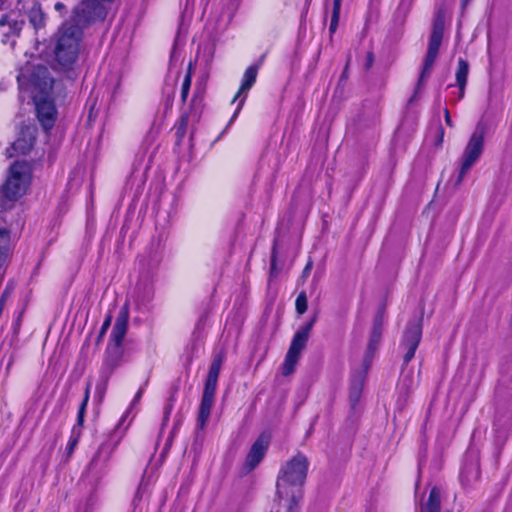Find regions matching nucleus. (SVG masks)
<instances>
[{"mask_svg": "<svg viewBox=\"0 0 512 512\" xmlns=\"http://www.w3.org/2000/svg\"><path fill=\"white\" fill-rule=\"evenodd\" d=\"M107 330H108V328L103 327V326L101 327L99 335L97 337V344H99L103 340Z\"/></svg>", "mask_w": 512, "mask_h": 512, "instance_id": "31", "label": "nucleus"}, {"mask_svg": "<svg viewBox=\"0 0 512 512\" xmlns=\"http://www.w3.org/2000/svg\"><path fill=\"white\" fill-rule=\"evenodd\" d=\"M340 14L332 13L331 23H330V32L333 34L338 26Z\"/></svg>", "mask_w": 512, "mask_h": 512, "instance_id": "29", "label": "nucleus"}, {"mask_svg": "<svg viewBox=\"0 0 512 512\" xmlns=\"http://www.w3.org/2000/svg\"><path fill=\"white\" fill-rule=\"evenodd\" d=\"M445 122L447 125L453 126L449 111L447 109L445 110Z\"/></svg>", "mask_w": 512, "mask_h": 512, "instance_id": "34", "label": "nucleus"}, {"mask_svg": "<svg viewBox=\"0 0 512 512\" xmlns=\"http://www.w3.org/2000/svg\"><path fill=\"white\" fill-rule=\"evenodd\" d=\"M311 267H312V264H311V263H308V264L306 265V267L304 268V271H303V276H304V277H306V276L309 274V272H310V270H311Z\"/></svg>", "mask_w": 512, "mask_h": 512, "instance_id": "35", "label": "nucleus"}, {"mask_svg": "<svg viewBox=\"0 0 512 512\" xmlns=\"http://www.w3.org/2000/svg\"><path fill=\"white\" fill-rule=\"evenodd\" d=\"M10 235L9 230L0 227V269L5 265L9 256Z\"/></svg>", "mask_w": 512, "mask_h": 512, "instance_id": "18", "label": "nucleus"}, {"mask_svg": "<svg viewBox=\"0 0 512 512\" xmlns=\"http://www.w3.org/2000/svg\"><path fill=\"white\" fill-rule=\"evenodd\" d=\"M467 2V0H465V3Z\"/></svg>", "mask_w": 512, "mask_h": 512, "instance_id": "43", "label": "nucleus"}, {"mask_svg": "<svg viewBox=\"0 0 512 512\" xmlns=\"http://www.w3.org/2000/svg\"><path fill=\"white\" fill-rule=\"evenodd\" d=\"M8 152H9V156H13V153L10 152V149H8Z\"/></svg>", "mask_w": 512, "mask_h": 512, "instance_id": "41", "label": "nucleus"}, {"mask_svg": "<svg viewBox=\"0 0 512 512\" xmlns=\"http://www.w3.org/2000/svg\"><path fill=\"white\" fill-rule=\"evenodd\" d=\"M88 399H89V387H87V389H86L85 397H84V400L81 404V407H80V410L78 413V422L79 423H82V421H83L84 411H85V407L87 405Z\"/></svg>", "mask_w": 512, "mask_h": 512, "instance_id": "28", "label": "nucleus"}, {"mask_svg": "<svg viewBox=\"0 0 512 512\" xmlns=\"http://www.w3.org/2000/svg\"><path fill=\"white\" fill-rule=\"evenodd\" d=\"M271 266H272V269H274V260H272Z\"/></svg>", "mask_w": 512, "mask_h": 512, "instance_id": "42", "label": "nucleus"}, {"mask_svg": "<svg viewBox=\"0 0 512 512\" xmlns=\"http://www.w3.org/2000/svg\"><path fill=\"white\" fill-rule=\"evenodd\" d=\"M340 9H341V0H333L332 13L340 14Z\"/></svg>", "mask_w": 512, "mask_h": 512, "instance_id": "30", "label": "nucleus"}, {"mask_svg": "<svg viewBox=\"0 0 512 512\" xmlns=\"http://www.w3.org/2000/svg\"><path fill=\"white\" fill-rule=\"evenodd\" d=\"M82 28L78 19L73 17L64 23L54 36V55L56 61L63 67L72 65L80 52Z\"/></svg>", "mask_w": 512, "mask_h": 512, "instance_id": "4", "label": "nucleus"}, {"mask_svg": "<svg viewBox=\"0 0 512 512\" xmlns=\"http://www.w3.org/2000/svg\"><path fill=\"white\" fill-rule=\"evenodd\" d=\"M307 296L304 291H302L297 299H296V311L298 314L302 315L307 311Z\"/></svg>", "mask_w": 512, "mask_h": 512, "instance_id": "25", "label": "nucleus"}, {"mask_svg": "<svg viewBox=\"0 0 512 512\" xmlns=\"http://www.w3.org/2000/svg\"><path fill=\"white\" fill-rule=\"evenodd\" d=\"M364 380V376L360 374L356 376L351 383L349 398L352 405H355L360 400Z\"/></svg>", "mask_w": 512, "mask_h": 512, "instance_id": "20", "label": "nucleus"}, {"mask_svg": "<svg viewBox=\"0 0 512 512\" xmlns=\"http://www.w3.org/2000/svg\"><path fill=\"white\" fill-rule=\"evenodd\" d=\"M468 73H469L468 62L463 59H459L458 68L456 71V82L459 87V91H458V96L456 98V101L462 99L464 96Z\"/></svg>", "mask_w": 512, "mask_h": 512, "instance_id": "16", "label": "nucleus"}, {"mask_svg": "<svg viewBox=\"0 0 512 512\" xmlns=\"http://www.w3.org/2000/svg\"><path fill=\"white\" fill-rule=\"evenodd\" d=\"M270 438L267 434L262 433L251 446L245 462L241 469L242 475L249 474L263 460L269 447Z\"/></svg>", "mask_w": 512, "mask_h": 512, "instance_id": "9", "label": "nucleus"}, {"mask_svg": "<svg viewBox=\"0 0 512 512\" xmlns=\"http://www.w3.org/2000/svg\"><path fill=\"white\" fill-rule=\"evenodd\" d=\"M111 321H112V315L111 314H108L102 324L103 327H106L109 329L110 325H111Z\"/></svg>", "mask_w": 512, "mask_h": 512, "instance_id": "33", "label": "nucleus"}, {"mask_svg": "<svg viewBox=\"0 0 512 512\" xmlns=\"http://www.w3.org/2000/svg\"><path fill=\"white\" fill-rule=\"evenodd\" d=\"M35 141V129L25 127L21 130L20 136L12 144L11 149L19 154H27L33 147Z\"/></svg>", "mask_w": 512, "mask_h": 512, "instance_id": "14", "label": "nucleus"}, {"mask_svg": "<svg viewBox=\"0 0 512 512\" xmlns=\"http://www.w3.org/2000/svg\"><path fill=\"white\" fill-rule=\"evenodd\" d=\"M76 445H77V439H76V438H75V439H72V440L69 442V444H68V454H69V455L73 452V450H74V448H75V446H76Z\"/></svg>", "mask_w": 512, "mask_h": 512, "instance_id": "32", "label": "nucleus"}, {"mask_svg": "<svg viewBox=\"0 0 512 512\" xmlns=\"http://www.w3.org/2000/svg\"><path fill=\"white\" fill-rule=\"evenodd\" d=\"M463 478H465L468 482L470 481V479L467 476V472L466 471L463 473Z\"/></svg>", "mask_w": 512, "mask_h": 512, "instance_id": "38", "label": "nucleus"}, {"mask_svg": "<svg viewBox=\"0 0 512 512\" xmlns=\"http://www.w3.org/2000/svg\"><path fill=\"white\" fill-rule=\"evenodd\" d=\"M383 324L384 314L383 312H379L374 318L373 327L367 346V352L365 355V363L371 360L373 354L375 353L380 344L383 333Z\"/></svg>", "mask_w": 512, "mask_h": 512, "instance_id": "12", "label": "nucleus"}, {"mask_svg": "<svg viewBox=\"0 0 512 512\" xmlns=\"http://www.w3.org/2000/svg\"><path fill=\"white\" fill-rule=\"evenodd\" d=\"M222 363L223 356L219 354L214 358L210 366L197 417L198 429H204L209 420L211 409L214 405L217 381Z\"/></svg>", "mask_w": 512, "mask_h": 512, "instance_id": "5", "label": "nucleus"}, {"mask_svg": "<svg viewBox=\"0 0 512 512\" xmlns=\"http://www.w3.org/2000/svg\"><path fill=\"white\" fill-rule=\"evenodd\" d=\"M19 86L30 93L34 100L37 117L43 128L50 130L55 121V106L51 98L54 80L46 66L26 64L18 75Z\"/></svg>", "mask_w": 512, "mask_h": 512, "instance_id": "1", "label": "nucleus"}, {"mask_svg": "<svg viewBox=\"0 0 512 512\" xmlns=\"http://www.w3.org/2000/svg\"><path fill=\"white\" fill-rule=\"evenodd\" d=\"M191 70H192V65L190 64L188 72L185 76V79H184V82L182 85L181 98H182L183 102L186 101L188 93H189V89H190V85H191Z\"/></svg>", "mask_w": 512, "mask_h": 512, "instance_id": "26", "label": "nucleus"}, {"mask_svg": "<svg viewBox=\"0 0 512 512\" xmlns=\"http://www.w3.org/2000/svg\"><path fill=\"white\" fill-rule=\"evenodd\" d=\"M63 7H64V5H63L62 3H56V5H55V8H56L57 10H60V9H62Z\"/></svg>", "mask_w": 512, "mask_h": 512, "instance_id": "37", "label": "nucleus"}, {"mask_svg": "<svg viewBox=\"0 0 512 512\" xmlns=\"http://www.w3.org/2000/svg\"><path fill=\"white\" fill-rule=\"evenodd\" d=\"M123 359L122 345L109 343L106 349V357L101 368V381L97 384V393L102 397L106 391L107 382L114 370Z\"/></svg>", "mask_w": 512, "mask_h": 512, "instance_id": "8", "label": "nucleus"}, {"mask_svg": "<svg viewBox=\"0 0 512 512\" xmlns=\"http://www.w3.org/2000/svg\"><path fill=\"white\" fill-rule=\"evenodd\" d=\"M44 14L39 9L32 10L30 12V22L35 29L42 28L44 26Z\"/></svg>", "mask_w": 512, "mask_h": 512, "instance_id": "24", "label": "nucleus"}, {"mask_svg": "<svg viewBox=\"0 0 512 512\" xmlns=\"http://www.w3.org/2000/svg\"><path fill=\"white\" fill-rule=\"evenodd\" d=\"M206 83L205 81H199L196 84L193 98L191 101L192 109L198 111L202 105L203 96L205 93Z\"/></svg>", "mask_w": 512, "mask_h": 512, "instance_id": "23", "label": "nucleus"}, {"mask_svg": "<svg viewBox=\"0 0 512 512\" xmlns=\"http://www.w3.org/2000/svg\"><path fill=\"white\" fill-rule=\"evenodd\" d=\"M140 396H141V391H139V392H138V394H137V396H136L135 400H139V399H140Z\"/></svg>", "mask_w": 512, "mask_h": 512, "instance_id": "40", "label": "nucleus"}, {"mask_svg": "<svg viewBox=\"0 0 512 512\" xmlns=\"http://www.w3.org/2000/svg\"><path fill=\"white\" fill-rule=\"evenodd\" d=\"M128 318V309L126 306H124L117 316L109 343L122 345L128 329Z\"/></svg>", "mask_w": 512, "mask_h": 512, "instance_id": "13", "label": "nucleus"}, {"mask_svg": "<svg viewBox=\"0 0 512 512\" xmlns=\"http://www.w3.org/2000/svg\"><path fill=\"white\" fill-rule=\"evenodd\" d=\"M198 119H199V111H196L194 109H192L191 114L183 115L181 117L179 123H178L176 134L179 137L184 136V134L186 133V130H187V127H188L189 123L191 121L195 122Z\"/></svg>", "mask_w": 512, "mask_h": 512, "instance_id": "22", "label": "nucleus"}, {"mask_svg": "<svg viewBox=\"0 0 512 512\" xmlns=\"http://www.w3.org/2000/svg\"><path fill=\"white\" fill-rule=\"evenodd\" d=\"M471 469L474 471L475 473V479L478 478V475H479V470H478V467L477 466H471Z\"/></svg>", "mask_w": 512, "mask_h": 512, "instance_id": "36", "label": "nucleus"}, {"mask_svg": "<svg viewBox=\"0 0 512 512\" xmlns=\"http://www.w3.org/2000/svg\"><path fill=\"white\" fill-rule=\"evenodd\" d=\"M7 22L9 24V26L11 27L12 32L15 34H17L21 31L22 26L24 24V22L22 20L18 21V20H13L10 18L7 19Z\"/></svg>", "mask_w": 512, "mask_h": 512, "instance_id": "27", "label": "nucleus"}, {"mask_svg": "<svg viewBox=\"0 0 512 512\" xmlns=\"http://www.w3.org/2000/svg\"><path fill=\"white\" fill-rule=\"evenodd\" d=\"M258 73V67L256 65L250 66L244 75V81L242 83V86L238 92V95L236 98L240 97L242 94L247 93V91L253 86V84L256 81Z\"/></svg>", "mask_w": 512, "mask_h": 512, "instance_id": "19", "label": "nucleus"}, {"mask_svg": "<svg viewBox=\"0 0 512 512\" xmlns=\"http://www.w3.org/2000/svg\"><path fill=\"white\" fill-rule=\"evenodd\" d=\"M484 135L485 127L481 123H479L476 126L474 132L472 133L463 152L461 166L459 169L458 176L455 180V186L460 185L468 171L481 156L484 148Z\"/></svg>", "mask_w": 512, "mask_h": 512, "instance_id": "7", "label": "nucleus"}, {"mask_svg": "<svg viewBox=\"0 0 512 512\" xmlns=\"http://www.w3.org/2000/svg\"><path fill=\"white\" fill-rule=\"evenodd\" d=\"M445 26V12L443 9H439L436 13L433 22L432 33L430 36L427 54L424 59L422 71L419 76L417 89H420L422 84L428 79L431 74L432 68L438 56V51L442 42L443 32Z\"/></svg>", "mask_w": 512, "mask_h": 512, "instance_id": "6", "label": "nucleus"}, {"mask_svg": "<svg viewBox=\"0 0 512 512\" xmlns=\"http://www.w3.org/2000/svg\"><path fill=\"white\" fill-rule=\"evenodd\" d=\"M309 462L301 453L287 461L280 469L277 479V496L287 501V509L293 512L302 498V489L308 471Z\"/></svg>", "mask_w": 512, "mask_h": 512, "instance_id": "2", "label": "nucleus"}, {"mask_svg": "<svg viewBox=\"0 0 512 512\" xmlns=\"http://www.w3.org/2000/svg\"><path fill=\"white\" fill-rule=\"evenodd\" d=\"M422 319H414L409 322L403 336L402 347L406 351L404 354L405 364L409 363L414 357L415 351L419 345L422 335Z\"/></svg>", "mask_w": 512, "mask_h": 512, "instance_id": "10", "label": "nucleus"}, {"mask_svg": "<svg viewBox=\"0 0 512 512\" xmlns=\"http://www.w3.org/2000/svg\"><path fill=\"white\" fill-rule=\"evenodd\" d=\"M31 168L27 162H15L9 169L5 183L0 187L1 219L4 223L12 225L14 219L9 217V211L15 202L21 198L29 186Z\"/></svg>", "mask_w": 512, "mask_h": 512, "instance_id": "3", "label": "nucleus"}, {"mask_svg": "<svg viewBox=\"0 0 512 512\" xmlns=\"http://www.w3.org/2000/svg\"><path fill=\"white\" fill-rule=\"evenodd\" d=\"M440 507V491L438 488L434 487L431 489L427 501L421 504L420 512H440Z\"/></svg>", "mask_w": 512, "mask_h": 512, "instance_id": "17", "label": "nucleus"}, {"mask_svg": "<svg viewBox=\"0 0 512 512\" xmlns=\"http://www.w3.org/2000/svg\"><path fill=\"white\" fill-rule=\"evenodd\" d=\"M299 357H300L299 353L288 350L286 357H285V361L282 365V374L284 376H289L294 372L295 366L299 360Z\"/></svg>", "mask_w": 512, "mask_h": 512, "instance_id": "21", "label": "nucleus"}, {"mask_svg": "<svg viewBox=\"0 0 512 512\" xmlns=\"http://www.w3.org/2000/svg\"><path fill=\"white\" fill-rule=\"evenodd\" d=\"M317 320V315H314L312 319L303 327H301L294 335L292 343L290 345L289 350L294 351L296 353H301V351L304 349L308 338L310 331L315 324Z\"/></svg>", "mask_w": 512, "mask_h": 512, "instance_id": "15", "label": "nucleus"}, {"mask_svg": "<svg viewBox=\"0 0 512 512\" xmlns=\"http://www.w3.org/2000/svg\"><path fill=\"white\" fill-rule=\"evenodd\" d=\"M140 396H141V391H139V392H138V394H137V396H136L135 400H139V399H140Z\"/></svg>", "mask_w": 512, "mask_h": 512, "instance_id": "39", "label": "nucleus"}, {"mask_svg": "<svg viewBox=\"0 0 512 512\" xmlns=\"http://www.w3.org/2000/svg\"><path fill=\"white\" fill-rule=\"evenodd\" d=\"M117 444L118 440L113 439L112 436L102 443L88 464L87 471L94 476H99L106 467V464L108 463Z\"/></svg>", "mask_w": 512, "mask_h": 512, "instance_id": "11", "label": "nucleus"}]
</instances>
